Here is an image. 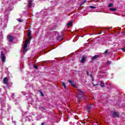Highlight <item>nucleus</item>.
I'll use <instances>...</instances> for the list:
<instances>
[{
	"instance_id": "f257e3e1",
	"label": "nucleus",
	"mask_w": 125,
	"mask_h": 125,
	"mask_svg": "<svg viewBox=\"0 0 125 125\" xmlns=\"http://www.w3.org/2000/svg\"><path fill=\"white\" fill-rule=\"evenodd\" d=\"M15 39V37L11 36V35L9 34L7 36V40L9 42H12L13 41H14V39Z\"/></svg>"
},
{
	"instance_id": "f03ea898",
	"label": "nucleus",
	"mask_w": 125,
	"mask_h": 125,
	"mask_svg": "<svg viewBox=\"0 0 125 125\" xmlns=\"http://www.w3.org/2000/svg\"><path fill=\"white\" fill-rule=\"evenodd\" d=\"M1 59L2 62H5V59H6V57L5 56V55H4V53L2 51H1Z\"/></svg>"
},
{
	"instance_id": "7ed1b4c3",
	"label": "nucleus",
	"mask_w": 125,
	"mask_h": 125,
	"mask_svg": "<svg viewBox=\"0 0 125 125\" xmlns=\"http://www.w3.org/2000/svg\"><path fill=\"white\" fill-rule=\"evenodd\" d=\"M111 114L113 118H120V113L118 112H112Z\"/></svg>"
},
{
	"instance_id": "20e7f679",
	"label": "nucleus",
	"mask_w": 125,
	"mask_h": 125,
	"mask_svg": "<svg viewBox=\"0 0 125 125\" xmlns=\"http://www.w3.org/2000/svg\"><path fill=\"white\" fill-rule=\"evenodd\" d=\"M99 57H100V55H96L94 56L93 57H92L91 60L92 61H95V60L96 59H97V58H99Z\"/></svg>"
},
{
	"instance_id": "39448f33",
	"label": "nucleus",
	"mask_w": 125,
	"mask_h": 125,
	"mask_svg": "<svg viewBox=\"0 0 125 125\" xmlns=\"http://www.w3.org/2000/svg\"><path fill=\"white\" fill-rule=\"evenodd\" d=\"M68 83L73 86V87H77V85L74 83V82H73L72 80H68Z\"/></svg>"
},
{
	"instance_id": "423d86ee",
	"label": "nucleus",
	"mask_w": 125,
	"mask_h": 125,
	"mask_svg": "<svg viewBox=\"0 0 125 125\" xmlns=\"http://www.w3.org/2000/svg\"><path fill=\"white\" fill-rule=\"evenodd\" d=\"M4 84H8V79L7 77H4L3 80Z\"/></svg>"
},
{
	"instance_id": "0eeeda50",
	"label": "nucleus",
	"mask_w": 125,
	"mask_h": 125,
	"mask_svg": "<svg viewBox=\"0 0 125 125\" xmlns=\"http://www.w3.org/2000/svg\"><path fill=\"white\" fill-rule=\"evenodd\" d=\"M76 97L78 99V101H80L81 98H82L83 97V94L78 93L76 95Z\"/></svg>"
},
{
	"instance_id": "6e6552de",
	"label": "nucleus",
	"mask_w": 125,
	"mask_h": 125,
	"mask_svg": "<svg viewBox=\"0 0 125 125\" xmlns=\"http://www.w3.org/2000/svg\"><path fill=\"white\" fill-rule=\"evenodd\" d=\"M91 108H92V104L88 105L86 109V112L87 113H89V111H90L91 110Z\"/></svg>"
},
{
	"instance_id": "1a4fd4ad",
	"label": "nucleus",
	"mask_w": 125,
	"mask_h": 125,
	"mask_svg": "<svg viewBox=\"0 0 125 125\" xmlns=\"http://www.w3.org/2000/svg\"><path fill=\"white\" fill-rule=\"evenodd\" d=\"M81 63H84V62H85V56H83L82 57V59L80 61Z\"/></svg>"
},
{
	"instance_id": "9d476101",
	"label": "nucleus",
	"mask_w": 125,
	"mask_h": 125,
	"mask_svg": "<svg viewBox=\"0 0 125 125\" xmlns=\"http://www.w3.org/2000/svg\"><path fill=\"white\" fill-rule=\"evenodd\" d=\"M28 44H29V42H28L27 41H25L23 44V48H24V49H26V48H27Z\"/></svg>"
},
{
	"instance_id": "9b49d317",
	"label": "nucleus",
	"mask_w": 125,
	"mask_h": 125,
	"mask_svg": "<svg viewBox=\"0 0 125 125\" xmlns=\"http://www.w3.org/2000/svg\"><path fill=\"white\" fill-rule=\"evenodd\" d=\"M33 0H30L28 2V6L29 7H32V5L33 4Z\"/></svg>"
},
{
	"instance_id": "f8f14e48",
	"label": "nucleus",
	"mask_w": 125,
	"mask_h": 125,
	"mask_svg": "<svg viewBox=\"0 0 125 125\" xmlns=\"http://www.w3.org/2000/svg\"><path fill=\"white\" fill-rule=\"evenodd\" d=\"M62 86L63 87L64 89H67V86L66 85V83H65V82L62 83Z\"/></svg>"
},
{
	"instance_id": "ddd939ff",
	"label": "nucleus",
	"mask_w": 125,
	"mask_h": 125,
	"mask_svg": "<svg viewBox=\"0 0 125 125\" xmlns=\"http://www.w3.org/2000/svg\"><path fill=\"white\" fill-rule=\"evenodd\" d=\"M73 24V21H69L67 24V26H68L69 27L72 26V25Z\"/></svg>"
},
{
	"instance_id": "4468645a",
	"label": "nucleus",
	"mask_w": 125,
	"mask_h": 125,
	"mask_svg": "<svg viewBox=\"0 0 125 125\" xmlns=\"http://www.w3.org/2000/svg\"><path fill=\"white\" fill-rule=\"evenodd\" d=\"M100 85L101 86V87H105L104 83L102 81L100 82Z\"/></svg>"
},
{
	"instance_id": "2eb2a0df",
	"label": "nucleus",
	"mask_w": 125,
	"mask_h": 125,
	"mask_svg": "<svg viewBox=\"0 0 125 125\" xmlns=\"http://www.w3.org/2000/svg\"><path fill=\"white\" fill-rule=\"evenodd\" d=\"M33 39V37L30 36V37H28V39L27 40V41H26V42H31V40Z\"/></svg>"
},
{
	"instance_id": "dca6fc26",
	"label": "nucleus",
	"mask_w": 125,
	"mask_h": 125,
	"mask_svg": "<svg viewBox=\"0 0 125 125\" xmlns=\"http://www.w3.org/2000/svg\"><path fill=\"white\" fill-rule=\"evenodd\" d=\"M109 10H110V11H116V10H117V8H109Z\"/></svg>"
},
{
	"instance_id": "f3484780",
	"label": "nucleus",
	"mask_w": 125,
	"mask_h": 125,
	"mask_svg": "<svg viewBox=\"0 0 125 125\" xmlns=\"http://www.w3.org/2000/svg\"><path fill=\"white\" fill-rule=\"evenodd\" d=\"M106 64L107 65H111V64H112V62L110 61H107L106 62Z\"/></svg>"
},
{
	"instance_id": "a211bd4d",
	"label": "nucleus",
	"mask_w": 125,
	"mask_h": 125,
	"mask_svg": "<svg viewBox=\"0 0 125 125\" xmlns=\"http://www.w3.org/2000/svg\"><path fill=\"white\" fill-rule=\"evenodd\" d=\"M85 2H86V0L83 1L82 2L81 4L80 5L81 7H82V6H83V4H84V3H85Z\"/></svg>"
},
{
	"instance_id": "6ab92c4d",
	"label": "nucleus",
	"mask_w": 125,
	"mask_h": 125,
	"mask_svg": "<svg viewBox=\"0 0 125 125\" xmlns=\"http://www.w3.org/2000/svg\"><path fill=\"white\" fill-rule=\"evenodd\" d=\"M31 35H32V33L31 32V31H28V34H27V36L28 37H31L32 36H31Z\"/></svg>"
},
{
	"instance_id": "aec40b11",
	"label": "nucleus",
	"mask_w": 125,
	"mask_h": 125,
	"mask_svg": "<svg viewBox=\"0 0 125 125\" xmlns=\"http://www.w3.org/2000/svg\"><path fill=\"white\" fill-rule=\"evenodd\" d=\"M41 110L42 112H44V111H45V108H44V107H41Z\"/></svg>"
},
{
	"instance_id": "412c9836",
	"label": "nucleus",
	"mask_w": 125,
	"mask_h": 125,
	"mask_svg": "<svg viewBox=\"0 0 125 125\" xmlns=\"http://www.w3.org/2000/svg\"><path fill=\"white\" fill-rule=\"evenodd\" d=\"M108 7H113L114 4L113 3H109L108 5Z\"/></svg>"
},
{
	"instance_id": "4be33fe9",
	"label": "nucleus",
	"mask_w": 125,
	"mask_h": 125,
	"mask_svg": "<svg viewBox=\"0 0 125 125\" xmlns=\"http://www.w3.org/2000/svg\"><path fill=\"white\" fill-rule=\"evenodd\" d=\"M110 50H106L104 52V54L106 55V54H108V51H109Z\"/></svg>"
},
{
	"instance_id": "5701e85b",
	"label": "nucleus",
	"mask_w": 125,
	"mask_h": 125,
	"mask_svg": "<svg viewBox=\"0 0 125 125\" xmlns=\"http://www.w3.org/2000/svg\"><path fill=\"white\" fill-rule=\"evenodd\" d=\"M78 91H79V92L80 93H83V91H82L81 89H78Z\"/></svg>"
},
{
	"instance_id": "b1692460",
	"label": "nucleus",
	"mask_w": 125,
	"mask_h": 125,
	"mask_svg": "<svg viewBox=\"0 0 125 125\" xmlns=\"http://www.w3.org/2000/svg\"><path fill=\"white\" fill-rule=\"evenodd\" d=\"M90 8H92V9H95V8H96V7L94 6H90Z\"/></svg>"
},
{
	"instance_id": "393cba45",
	"label": "nucleus",
	"mask_w": 125,
	"mask_h": 125,
	"mask_svg": "<svg viewBox=\"0 0 125 125\" xmlns=\"http://www.w3.org/2000/svg\"><path fill=\"white\" fill-rule=\"evenodd\" d=\"M19 22H23V20H21V19H17V20Z\"/></svg>"
},
{
	"instance_id": "a878e982",
	"label": "nucleus",
	"mask_w": 125,
	"mask_h": 125,
	"mask_svg": "<svg viewBox=\"0 0 125 125\" xmlns=\"http://www.w3.org/2000/svg\"><path fill=\"white\" fill-rule=\"evenodd\" d=\"M40 92L41 93V95H42V96L43 97L44 96V94H43V93H42V92L41 91H40Z\"/></svg>"
},
{
	"instance_id": "bb28decb",
	"label": "nucleus",
	"mask_w": 125,
	"mask_h": 125,
	"mask_svg": "<svg viewBox=\"0 0 125 125\" xmlns=\"http://www.w3.org/2000/svg\"><path fill=\"white\" fill-rule=\"evenodd\" d=\"M34 67L35 68V69H38V65L34 64Z\"/></svg>"
},
{
	"instance_id": "cd10ccee",
	"label": "nucleus",
	"mask_w": 125,
	"mask_h": 125,
	"mask_svg": "<svg viewBox=\"0 0 125 125\" xmlns=\"http://www.w3.org/2000/svg\"><path fill=\"white\" fill-rule=\"evenodd\" d=\"M58 41H62V39H60V36L57 39Z\"/></svg>"
},
{
	"instance_id": "c85d7f7f",
	"label": "nucleus",
	"mask_w": 125,
	"mask_h": 125,
	"mask_svg": "<svg viewBox=\"0 0 125 125\" xmlns=\"http://www.w3.org/2000/svg\"><path fill=\"white\" fill-rule=\"evenodd\" d=\"M27 51V48H23V52L25 53Z\"/></svg>"
},
{
	"instance_id": "c756f323",
	"label": "nucleus",
	"mask_w": 125,
	"mask_h": 125,
	"mask_svg": "<svg viewBox=\"0 0 125 125\" xmlns=\"http://www.w3.org/2000/svg\"><path fill=\"white\" fill-rule=\"evenodd\" d=\"M93 84L94 86H98V84H94L93 83Z\"/></svg>"
},
{
	"instance_id": "7c9ffc66",
	"label": "nucleus",
	"mask_w": 125,
	"mask_h": 125,
	"mask_svg": "<svg viewBox=\"0 0 125 125\" xmlns=\"http://www.w3.org/2000/svg\"><path fill=\"white\" fill-rule=\"evenodd\" d=\"M121 50H125V47H124V48H122Z\"/></svg>"
},
{
	"instance_id": "2f4dec72",
	"label": "nucleus",
	"mask_w": 125,
	"mask_h": 125,
	"mask_svg": "<svg viewBox=\"0 0 125 125\" xmlns=\"http://www.w3.org/2000/svg\"><path fill=\"white\" fill-rule=\"evenodd\" d=\"M41 125H44V123H42Z\"/></svg>"
},
{
	"instance_id": "473e14b6",
	"label": "nucleus",
	"mask_w": 125,
	"mask_h": 125,
	"mask_svg": "<svg viewBox=\"0 0 125 125\" xmlns=\"http://www.w3.org/2000/svg\"><path fill=\"white\" fill-rule=\"evenodd\" d=\"M112 28H113V27H109V30H111V29H112Z\"/></svg>"
},
{
	"instance_id": "72a5a7b5",
	"label": "nucleus",
	"mask_w": 125,
	"mask_h": 125,
	"mask_svg": "<svg viewBox=\"0 0 125 125\" xmlns=\"http://www.w3.org/2000/svg\"><path fill=\"white\" fill-rule=\"evenodd\" d=\"M87 75L88 76V72H87Z\"/></svg>"
}]
</instances>
